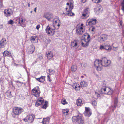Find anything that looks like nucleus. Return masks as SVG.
Returning <instances> with one entry per match:
<instances>
[{
    "instance_id": "obj_1",
    "label": "nucleus",
    "mask_w": 124,
    "mask_h": 124,
    "mask_svg": "<svg viewBox=\"0 0 124 124\" xmlns=\"http://www.w3.org/2000/svg\"><path fill=\"white\" fill-rule=\"evenodd\" d=\"M72 120L74 122H77L78 124H83L84 122L83 117L81 115H78L73 116Z\"/></svg>"
},
{
    "instance_id": "obj_2",
    "label": "nucleus",
    "mask_w": 124,
    "mask_h": 124,
    "mask_svg": "<svg viewBox=\"0 0 124 124\" xmlns=\"http://www.w3.org/2000/svg\"><path fill=\"white\" fill-rule=\"evenodd\" d=\"M94 65L97 70L101 71L102 69V66L101 60L97 59L94 61Z\"/></svg>"
},
{
    "instance_id": "obj_3",
    "label": "nucleus",
    "mask_w": 124,
    "mask_h": 124,
    "mask_svg": "<svg viewBox=\"0 0 124 124\" xmlns=\"http://www.w3.org/2000/svg\"><path fill=\"white\" fill-rule=\"evenodd\" d=\"M101 61L102 66L106 67L109 65L111 63V61L108 60L105 57L102 58Z\"/></svg>"
},
{
    "instance_id": "obj_4",
    "label": "nucleus",
    "mask_w": 124,
    "mask_h": 124,
    "mask_svg": "<svg viewBox=\"0 0 124 124\" xmlns=\"http://www.w3.org/2000/svg\"><path fill=\"white\" fill-rule=\"evenodd\" d=\"M40 93L38 87H36L32 90V94L36 97L39 96Z\"/></svg>"
},
{
    "instance_id": "obj_5",
    "label": "nucleus",
    "mask_w": 124,
    "mask_h": 124,
    "mask_svg": "<svg viewBox=\"0 0 124 124\" xmlns=\"http://www.w3.org/2000/svg\"><path fill=\"white\" fill-rule=\"evenodd\" d=\"M97 21L96 19H89L87 21L86 25L87 26H91L92 25L95 24Z\"/></svg>"
},
{
    "instance_id": "obj_6",
    "label": "nucleus",
    "mask_w": 124,
    "mask_h": 124,
    "mask_svg": "<svg viewBox=\"0 0 124 124\" xmlns=\"http://www.w3.org/2000/svg\"><path fill=\"white\" fill-rule=\"evenodd\" d=\"M23 111V109L21 108L16 107L14 108L13 112L15 115H18Z\"/></svg>"
},
{
    "instance_id": "obj_7",
    "label": "nucleus",
    "mask_w": 124,
    "mask_h": 124,
    "mask_svg": "<svg viewBox=\"0 0 124 124\" xmlns=\"http://www.w3.org/2000/svg\"><path fill=\"white\" fill-rule=\"evenodd\" d=\"M35 117V116L32 115H28L24 119V120L25 121H27L29 123H31L33 121Z\"/></svg>"
},
{
    "instance_id": "obj_8",
    "label": "nucleus",
    "mask_w": 124,
    "mask_h": 124,
    "mask_svg": "<svg viewBox=\"0 0 124 124\" xmlns=\"http://www.w3.org/2000/svg\"><path fill=\"white\" fill-rule=\"evenodd\" d=\"M90 11L89 8H87L85 9L83 11L82 15V18L84 19V18H83L82 17L86 18L88 17L89 15Z\"/></svg>"
},
{
    "instance_id": "obj_9",
    "label": "nucleus",
    "mask_w": 124,
    "mask_h": 124,
    "mask_svg": "<svg viewBox=\"0 0 124 124\" xmlns=\"http://www.w3.org/2000/svg\"><path fill=\"white\" fill-rule=\"evenodd\" d=\"M102 91H104V93L110 95L113 93V90L110 88L108 89L106 88H102L101 89Z\"/></svg>"
},
{
    "instance_id": "obj_10",
    "label": "nucleus",
    "mask_w": 124,
    "mask_h": 124,
    "mask_svg": "<svg viewBox=\"0 0 124 124\" xmlns=\"http://www.w3.org/2000/svg\"><path fill=\"white\" fill-rule=\"evenodd\" d=\"M46 33L49 35H53L54 34V30L51 29L49 26H48L46 29Z\"/></svg>"
},
{
    "instance_id": "obj_11",
    "label": "nucleus",
    "mask_w": 124,
    "mask_h": 124,
    "mask_svg": "<svg viewBox=\"0 0 124 124\" xmlns=\"http://www.w3.org/2000/svg\"><path fill=\"white\" fill-rule=\"evenodd\" d=\"M76 33L79 35H82L85 31V29L82 27H76Z\"/></svg>"
},
{
    "instance_id": "obj_12",
    "label": "nucleus",
    "mask_w": 124,
    "mask_h": 124,
    "mask_svg": "<svg viewBox=\"0 0 124 124\" xmlns=\"http://www.w3.org/2000/svg\"><path fill=\"white\" fill-rule=\"evenodd\" d=\"M4 13L5 16L8 17L13 14V11L11 9H6L4 10Z\"/></svg>"
},
{
    "instance_id": "obj_13",
    "label": "nucleus",
    "mask_w": 124,
    "mask_h": 124,
    "mask_svg": "<svg viewBox=\"0 0 124 124\" xmlns=\"http://www.w3.org/2000/svg\"><path fill=\"white\" fill-rule=\"evenodd\" d=\"M44 102V100L43 98L41 97L40 98L37 100L35 103L36 106L38 107L40 105H41Z\"/></svg>"
},
{
    "instance_id": "obj_14",
    "label": "nucleus",
    "mask_w": 124,
    "mask_h": 124,
    "mask_svg": "<svg viewBox=\"0 0 124 124\" xmlns=\"http://www.w3.org/2000/svg\"><path fill=\"white\" fill-rule=\"evenodd\" d=\"M92 112L90 111V108L88 107H85V115L86 116L89 117L92 114Z\"/></svg>"
},
{
    "instance_id": "obj_15",
    "label": "nucleus",
    "mask_w": 124,
    "mask_h": 124,
    "mask_svg": "<svg viewBox=\"0 0 124 124\" xmlns=\"http://www.w3.org/2000/svg\"><path fill=\"white\" fill-rule=\"evenodd\" d=\"M71 46L73 47H75L77 46H79V41L78 40H74L71 42Z\"/></svg>"
},
{
    "instance_id": "obj_16",
    "label": "nucleus",
    "mask_w": 124,
    "mask_h": 124,
    "mask_svg": "<svg viewBox=\"0 0 124 124\" xmlns=\"http://www.w3.org/2000/svg\"><path fill=\"white\" fill-rule=\"evenodd\" d=\"M100 49H104L108 51H110L111 49V47L109 45H106L104 46L101 45L100 46Z\"/></svg>"
},
{
    "instance_id": "obj_17",
    "label": "nucleus",
    "mask_w": 124,
    "mask_h": 124,
    "mask_svg": "<svg viewBox=\"0 0 124 124\" xmlns=\"http://www.w3.org/2000/svg\"><path fill=\"white\" fill-rule=\"evenodd\" d=\"M84 40L85 42H89L90 40V36L87 33H85L84 35Z\"/></svg>"
},
{
    "instance_id": "obj_18",
    "label": "nucleus",
    "mask_w": 124,
    "mask_h": 124,
    "mask_svg": "<svg viewBox=\"0 0 124 124\" xmlns=\"http://www.w3.org/2000/svg\"><path fill=\"white\" fill-rule=\"evenodd\" d=\"M44 16L49 21H51L53 17V15L52 14H50L48 13H47Z\"/></svg>"
},
{
    "instance_id": "obj_19",
    "label": "nucleus",
    "mask_w": 124,
    "mask_h": 124,
    "mask_svg": "<svg viewBox=\"0 0 124 124\" xmlns=\"http://www.w3.org/2000/svg\"><path fill=\"white\" fill-rule=\"evenodd\" d=\"M108 38L106 34L102 35L99 38L100 41L102 42L106 40Z\"/></svg>"
},
{
    "instance_id": "obj_20",
    "label": "nucleus",
    "mask_w": 124,
    "mask_h": 124,
    "mask_svg": "<svg viewBox=\"0 0 124 124\" xmlns=\"http://www.w3.org/2000/svg\"><path fill=\"white\" fill-rule=\"evenodd\" d=\"M35 48V46L33 45H31L28 50L29 53L31 54L33 53L34 51Z\"/></svg>"
},
{
    "instance_id": "obj_21",
    "label": "nucleus",
    "mask_w": 124,
    "mask_h": 124,
    "mask_svg": "<svg viewBox=\"0 0 124 124\" xmlns=\"http://www.w3.org/2000/svg\"><path fill=\"white\" fill-rule=\"evenodd\" d=\"M6 41L5 38H3L1 40L0 42V47L3 48L4 47V45L6 44L5 42Z\"/></svg>"
},
{
    "instance_id": "obj_22",
    "label": "nucleus",
    "mask_w": 124,
    "mask_h": 124,
    "mask_svg": "<svg viewBox=\"0 0 124 124\" xmlns=\"http://www.w3.org/2000/svg\"><path fill=\"white\" fill-rule=\"evenodd\" d=\"M46 56L48 59H51L53 57V54L52 52L51 51H48L46 53Z\"/></svg>"
},
{
    "instance_id": "obj_23",
    "label": "nucleus",
    "mask_w": 124,
    "mask_h": 124,
    "mask_svg": "<svg viewBox=\"0 0 124 124\" xmlns=\"http://www.w3.org/2000/svg\"><path fill=\"white\" fill-rule=\"evenodd\" d=\"M31 42L34 43H37L38 42V38L36 36H32L30 38Z\"/></svg>"
},
{
    "instance_id": "obj_24",
    "label": "nucleus",
    "mask_w": 124,
    "mask_h": 124,
    "mask_svg": "<svg viewBox=\"0 0 124 124\" xmlns=\"http://www.w3.org/2000/svg\"><path fill=\"white\" fill-rule=\"evenodd\" d=\"M49 117H47L46 118H43L42 123L43 124H48L50 120Z\"/></svg>"
},
{
    "instance_id": "obj_25",
    "label": "nucleus",
    "mask_w": 124,
    "mask_h": 124,
    "mask_svg": "<svg viewBox=\"0 0 124 124\" xmlns=\"http://www.w3.org/2000/svg\"><path fill=\"white\" fill-rule=\"evenodd\" d=\"M16 20L18 22V24L20 25L23 23V19L21 17H20L17 18Z\"/></svg>"
},
{
    "instance_id": "obj_26",
    "label": "nucleus",
    "mask_w": 124,
    "mask_h": 124,
    "mask_svg": "<svg viewBox=\"0 0 124 124\" xmlns=\"http://www.w3.org/2000/svg\"><path fill=\"white\" fill-rule=\"evenodd\" d=\"M45 77L42 76L39 78H36L37 80L40 82H44L45 80Z\"/></svg>"
},
{
    "instance_id": "obj_27",
    "label": "nucleus",
    "mask_w": 124,
    "mask_h": 124,
    "mask_svg": "<svg viewBox=\"0 0 124 124\" xmlns=\"http://www.w3.org/2000/svg\"><path fill=\"white\" fill-rule=\"evenodd\" d=\"M48 102L47 101H46L45 102H44L41 105V108L45 109H46L47 107L48 106Z\"/></svg>"
},
{
    "instance_id": "obj_28",
    "label": "nucleus",
    "mask_w": 124,
    "mask_h": 124,
    "mask_svg": "<svg viewBox=\"0 0 124 124\" xmlns=\"http://www.w3.org/2000/svg\"><path fill=\"white\" fill-rule=\"evenodd\" d=\"M76 103L78 106H81L83 104L82 101L80 99H78L77 100Z\"/></svg>"
},
{
    "instance_id": "obj_29",
    "label": "nucleus",
    "mask_w": 124,
    "mask_h": 124,
    "mask_svg": "<svg viewBox=\"0 0 124 124\" xmlns=\"http://www.w3.org/2000/svg\"><path fill=\"white\" fill-rule=\"evenodd\" d=\"M60 22V21L59 20L58 17L56 16V18L53 20V24H54L56 23H59Z\"/></svg>"
},
{
    "instance_id": "obj_30",
    "label": "nucleus",
    "mask_w": 124,
    "mask_h": 124,
    "mask_svg": "<svg viewBox=\"0 0 124 124\" xmlns=\"http://www.w3.org/2000/svg\"><path fill=\"white\" fill-rule=\"evenodd\" d=\"M80 84L82 87H86L87 86V83L84 81H82L80 83Z\"/></svg>"
},
{
    "instance_id": "obj_31",
    "label": "nucleus",
    "mask_w": 124,
    "mask_h": 124,
    "mask_svg": "<svg viewBox=\"0 0 124 124\" xmlns=\"http://www.w3.org/2000/svg\"><path fill=\"white\" fill-rule=\"evenodd\" d=\"M73 8V1L70 2V5L69 6V10H71Z\"/></svg>"
},
{
    "instance_id": "obj_32",
    "label": "nucleus",
    "mask_w": 124,
    "mask_h": 124,
    "mask_svg": "<svg viewBox=\"0 0 124 124\" xmlns=\"http://www.w3.org/2000/svg\"><path fill=\"white\" fill-rule=\"evenodd\" d=\"M89 42H85V43L82 42L81 46L83 47H86L88 46L89 45Z\"/></svg>"
},
{
    "instance_id": "obj_33",
    "label": "nucleus",
    "mask_w": 124,
    "mask_h": 124,
    "mask_svg": "<svg viewBox=\"0 0 124 124\" xmlns=\"http://www.w3.org/2000/svg\"><path fill=\"white\" fill-rule=\"evenodd\" d=\"M6 95L7 96L9 97H11L12 96V93L10 90H8L7 91L6 93Z\"/></svg>"
},
{
    "instance_id": "obj_34",
    "label": "nucleus",
    "mask_w": 124,
    "mask_h": 124,
    "mask_svg": "<svg viewBox=\"0 0 124 124\" xmlns=\"http://www.w3.org/2000/svg\"><path fill=\"white\" fill-rule=\"evenodd\" d=\"M71 71L73 72H74L77 70V66L76 65H74L71 66Z\"/></svg>"
},
{
    "instance_id": "obj_35",
    "label": "nucleus",
    "mask_w": 124,
    "mask_h": 124,
    "mask_svg": "<svg viewBox=\"0 0 124 124\" xmlns=\"http://www.w3.org/2000/svg\"><path fill=\"white\" fill-rule=\"evenodd\" d=\"M69 111V110L68 109H63L62 110L63 114L64 115H67Z\"/></svg>"
},
{
    "instance_id": "obj_36",
    "label": "nucleus",
    "mask_w": 124,
    "mask_h": 124,
    "mask_svg": "<svg viewBox=\"0 0 124 124\" xmlns=\"http://www.w3.org/2000/svg\"><path fill=\"white\" fill-rule=\"evenodd\" d=\"M71 10L68 11V12L66 13V15H68L72 16L74 15V14L71 11Z\"/></svg>"
},
{
    "instance_id": "obj_37",
    "label": "nucleus",
    "mask_w": 124,
    "mask_h": 124,
    "mask_svg": "<svg viewBox=\"0 0 124 124\" xmlns=\"http://www.w3.org/2000/svg\"><path fill=\"white\" fill-rule=\"evenodd\" d=\"M10 54V53L8 51H6L3 53V55L4 56H5L9 55Z\"/></svg>"
},
{
    "instance_id": "obj_38",
    "label": "nucleus",
    "mask_w": 124,
    "mask_h": 124,
    "mask_svg": "<svg viewBox=\"0 0 124 124\" xmlns=\"http://www.w3.org/2000/svg\"><path fill=\"white\" fill-rule=\"evenodd\" d=\"M92 104L93 106H96L97 105L96 101L95 100H93L92 101Z\"/></svg>"
},
{
    "instance_id": "obj_39",
    "label": "nucleus",
    "mask_w": 124,
    "mask_h": 124,
    "mask_svg": "<svg viewBox=\"0 0 124 124\" xmlns=\"http://www.w3.org/2000/svg\"><path fill=\"white\" fill-rule=\"evenodd\" d=\"M61 102L63 105L67 104V102L66 101V100L64 99H63L61 101Z\"/></svg>"
},
{
    "instance_id": "obj_40",
    "label": "nucleus",
    "mask_w": 124,
    "mask_h": 124,
    "mask_svg": "<svg viewBox=\"0 0 124 124\" xmlns=\"http://www.w3.org/2000/svg\"><path fill=\"white\" fill-rule=\"evenodd\" d=\"M48 70L49 73H51V74H53L55 72V71L53 70H51V69H49Z\"/></svg>"
},
{
    "instance_id": "obj_41",
    "label": "nucleus",
    "mask_w": 124,
    "mask_h": 124,
    "mask_svg": "<svg viewBox=\"0 0 124 124\" xmlns=\"http://www.w3.org/2000/svg\"><path fill=\"white\" fill-rule=\"evenodd\" d=\"M8 23L11 24H12L13 23V21L11 20H10L8 21Z\"/></svg>"
},
{
    "instance_id": "obj_42",
    "label": "nucleus",
    "mask_w": 124,
    "mask_h": 124,
    "mask_svg": "<svg viewBox=\"0 0 124 124\" xmlns=\"http://www.w3.org/2000/svg\"><path fill=\"white\" fill-rule=\"evenodd\" d=\"M83 24L82 23H81V24H78L77 25L76 27H83Z\"/></svg>"
},
{
    "instance_id": "obj_43",
    "label": "nucleus",
    "mask_w": 124,
    "mask_h": 124,
    "mask_svg": "<svg viewBox=\"0 0 124 124\" xmlns=\"http://www.w3.org/2000/svg\"><path fill=\"white\" fill-rule=\"evenodd\" d=\"M118 102V101L117 99L116 98L115 100L114 101V104H117V103Z\"/></svg>"
},
{
    "instance_id": "obj_44",
    "label": "nucleus",
    "mask_w": 124,
    "mask_h": 124,
    "mask_svg": "<svg viewBox=\"0 0 124 124\" xmlns=\"http://www.w3.org/2000/svg\"><path fill=\"white\" fill-rule=\"evenodd\" d=\"M53 25L54 26H57L58 27H59L60 26V25L59 24V23H56L53 24Z\"/></svg>"
},
{
    "instance_id": "obj_45",
    "label": "nucleus",
    "mask_w": 124,
    "mask_h": 124,
    "mask_svg": "<svg viewBox=\"0 0 124 124\" xmlns=\"http://www.w3.org/2000/svg\"><path fill=\"white\" fill-rule=\"evenodd\" d=\"M73 87L74 88H75V89H76L77 88L78 86V87H79V88L80 87V86L79 85H78V86L77 85L76 86H74V85H73Z\"/></svg>"
},
{
    "instance_id": "obj_46",
    "label": "nucleus",
    "mask_w": 124,
    "mask_h": 124,
    "mask_svg": "<svg viewBox=\"0 0 124 124\" xmlns=\"http://www.w3.org/2000/svg\"><path fill=\"white\" fill-rule=\"evenodd\" d=\"M47 79L49 82H50L51 81L50 77L49 75H48L47 76Z\"/></svg>"
},
{
    "instance_id": "obj_47",
    "label": "nucleus",
    "mask_w": 124,
    "mask_h": 124,
    "mask_svg": "<svg viewBox=\"0 0 124 124\" xmlns=\"http://www.w3.org/2000/svg\"><path fill=\"white\" fill-rule=\"evenodd\" d=\"M121 6H122V7L123 6H124V0H123L121 2Z\"/></svg>"
},
{
    "instance_id": "obj_48",
    "label": "nucleus",
    "mask_w": 124,
    "mask_h": 124,
    "mask_svg": "<svg viewBox=\"0 0 124 124\" xmlns=\"http://www.w3.org/2000/svg\"><path fill=\"white\" fill-rule=\"evenodd\" d=\"M117 106V104H114V107H113V111L114 110H115V108H116V107Z\"/></svg>"
},
{
    "instance_id": "obj_49",
    "label": "nucleus",
    "mask_w": 124,
    "mask_h": 124,
    "mask_svg": "<svg viewBox=\"0 0 124 124\" xmlns=\"http://www.w3.org/2000/svg\"><path fill=\"white\" fill-rule=\"evenodd\" d=\"M40 27V26L39 25H37L36 27V28L38 30L39 29Z\"/></svg>"
},
{
    "instance_id": "obj_50",
    "label": "nucleus",
    "mask_w": 124,
    "mask_h": 124,
    "mask_svg": "<svg viewBox=\"0 0 124 124\" xmlns=\"http://www.w3.org/2000/svg\"><path fill=\"white\" fill-rule=\"evenodd\" d=\"M96 0L97 1L95 3H98L101 1V0Z\"/></svg>"
},
{
    "instance_id": "obj_51",
    "label": "nucleus",
    "mask_w": 124,
    "mask_h": 124,
    "mask_svg": "<svg viewBox=\"0 0 124 124\" xmlns=\"http://www.w3.org/2000/svg\"><path fill=\"white\" fill-rule=\"evenodd\" d=\"M17 83H19L20 84V85H22V84L23 83H22L21 82H20V81H17Z\"/></svg>"
},
{
    "instance_id": "obj_52",
    "label": "nucleus",
    "mask_w": 124,
    "mask_h": 124,
    "mask_svg": "<svg viewBox=\"0 0 124 124\" xmlns=\"http://www.w3.org/2000/svg\"><path fill=\"white\" fill-rule=\"evenodd\" d=\"M121 9L123 11L124 13V6H123L122 7Z\"/></svg>"
},
{
    "instance_id": "obj_53",
    "label": "nucleus",
    "mask_w": 124,
    "mask_h": 124,
    "mask_svg": "<svg viewBox=\"0 0 124 124\" xmlns=\"http://www.w3.org/2000/svg\"><path fill=\"white\" fill-rule=\"evenodd\" d=\"M86 0H82V1L83 3H85L86 1Z\"/></svg>"
},
{
    "instance_id": "obj_54",
    "label": "nucleus",
    "mask_w": 124,
    "mask_h": 124,
    "mask_svg": "<svg viewBox=\"0 0 124 124\" xmlns=\"http://www.w3.org/2000/svg\"><path fill=\"white\" fill-rule=\"evenodd\" d=\"M37 8L36 7L34 9V11L35 12H36V9H37Z\"/></svg>"
},
{
    "instance_id": "obj_55",
    "label": "nucleus",
    "mask_w": 124,
    "mask_h": 124,
    "mask_svg": "<svg viewBox=\"0 0 124 124\" xmlns=\"http://www.w3.org/2000/svg\"><path fill=\"white\" fill-rule=\"evenodd\" d=\"M95 29V28L94 27H93L92 28V31H93L94 30V29Z\"/></svg>"
},
{
    "instance_id": "obj_56",
    "label": "nucleus",
    "mask_w": 124,
    "mask_h": 124,
    "mask_svg": "<svg viewBox=\"0 0 124 124\" xmlns=\"http://www.w3.org/2000/svg\"><path fill=\"white\" fill-rule=\"evenodd\" d=\"M16 115H15V114L14 113V114H13V117L14 118H15L16 117V116H15Z\"/></svg>"
},
{
    "instance_id": "obj_57",
    "label": "nucleus",
    "mask_w": 124,
    "mask_h": 124,
    "mask_svg": "<svg viewBox=\"0 0 124 124\" xmlns=\"http://www.w3.org/2000/svg\"><path fill=\"white\" fill-rule=\"evenodd\" d=\"M0 5L1 6V8L2 7V2L1 1V4H0Z\"/></svg>"
},
{
    "instance_id": "obj_58",
    "label": "nucleus",
    "mask_w": 124,
    "mask_h": 124,
    "mask_svg": "<svg viewBox=\"0 0 124 124\" xmlns=\"http://www.w3.org/2000/svg\"><path fill=\"white\" fill-rule=\"evenodd\" d=\"M101 7H100V6L99 7V10H100V9H101Z\"/></svg>"
},
{
    "instance_id": "obj_59",
    "label": "nucleus",
    "mask_w": 124,
    "mask_h": 124,
    "mask_svg": "<svg viewBox=\"0 0 124 124\" xmlns=\"http://www.w3.org/2000/svg\"><path fill=\"white\" fill-rule=\"evenodd\" d=\"M66 4L67 5H70V3H67Z\"/></svg>"
},
{
    "instance_id": "obj_60",
    "label": "nucleus",
    "mask_w": 124,
    "mask_h": 124,
    "mask_svg": "<svg viewBox=\"0 0 124 124\" xmlns=\"http://www.w3.org/2000/svg\"><path fill=\"white\" fill-rule=\"evenodd\" d=\"M30 4L29 3L28 4V7H30Z\"/></svg>"
},
{
    "instance_id": "obj_61",
    "label": "nucleus",
    "mask_w": 124,
    "mask_h": 124,
    "mask_svg": "<svg viewBox=\"0 0 124 124\" xmlns=\"http://www.w3.org/2000/svg\"><path fill=\"white\" fill-rule=\"evenodd\" d=\"M0 4H1V1H0ZM1 8V5H0V8Z\"/></svg>"
},
{
    "instance_id": "obj_62",
    "label": "nucleus",
    "mask_w": 124,
    "mask_h": 124,
    "mask_svg": "<svg viewBox=\"0 0 124 124\" xmlns=\"http://www.w3.org/2000/svg\"><path fill=\"white\" fill-rule=\"evenodd\" d=\"M67 9H68V8H66V10H67Z\"/></svg>"
},
{
    "instance_id": "obj_63",
    "label": "nucleus",
    "mask_w": 124,
    "mask_h": 124,
    "mask_svg": "<svg viewBox=\"0 0 124 124\" xmlns=\"http://www.w3.org/2000/svg\"><path fill=\"white\" fill-rule=\"evenodd\" d=\"M32 12V11H31L30 12L31 13Z\"/></svg>"
},
{
    "instance_id": "obj_64",
    "label": "nucleus",
    "mask_w": 124,
    "mask_h": 124,
    "mask_svg": "<svg viewBox=\"0 0 124 124\" xmlns=\"http://www.w3.org/2000/svg\"><path fill=\"white\" fill-rule=\"evenodd\" d=\"M81 77H82V78H83L84 77H83V76H81Z\"/></svg>"
}]
</instances>
